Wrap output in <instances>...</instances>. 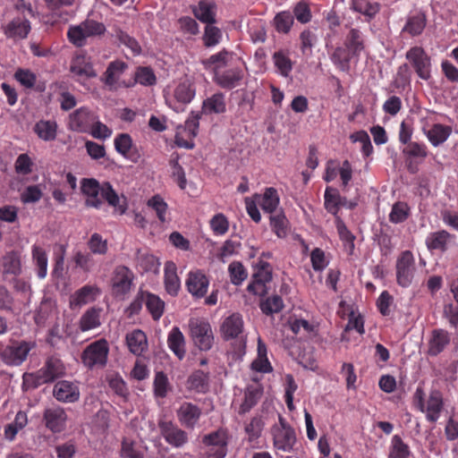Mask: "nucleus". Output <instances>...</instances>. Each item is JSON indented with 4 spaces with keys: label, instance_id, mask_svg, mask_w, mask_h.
<instances>
[{
    "label": "nucleus",
    "instance_id": "1",
    "mask_svg": "<svg viewBox=\"0 0 458 458\" xmlns=\"http://www.w3.org/2000/svg\"><path fill=\"white\" fill-rule=\"evenodd\" d=\"M81 190L86 196L85 203L88 207L100 208L104 199L120 215L124 214L127 209L125 198L119 196L109 182L100 185L96 179L84 178L81 182Z\"/></svg>",
    "mask_w": 458,
    "mask_h": 458
},
{
    "label": "nucleus",
    "instance_id": "2",
    "mask_svg": "<svg viewBox=\"0 0 458 458\" xmlns=\"http://www.w3.org/2000/svg\"><path fill=\"white\" fill-rule=\"evenodd\" d=\"M196 95V89L189 78L176 82L166 93V104L176 113L184 111L185 106L190 104Z\"/></svg>",
    "mask_w": 458,
    "mask_h": 458
},
{
    "label": "nucleus",
    "instance_id": "3",
    "mask_svg": "<svg viewBox=\"0 0 458 458\" xmlns=\"http://www.w3.org/2000/svg\"><path fill=\"white\" fill-rule=\"evenodd\" d=\"M105 32L104 23L94 20H86L80 24L70 26L67 37L72 44L80 47L85 46L89 38L99 37Z\"/></svg>",
    "mask_w": 458,
    "mask_h": 458
},
{
    "label": "nucleus",
    "instance_id": "4",
    "mask_svg": "<svg viewBox=\"0 0 458 458\" xmlns=\"http://www.w3.org/2000/svg\"><path fill=\"white\" fill-rule=\"evenodd\" d=\"M34 347L32 341H13L7 345H0V358L6 365L20 366Z\"/></svg>",
    "mask_w": 458,
    "mask_h": 458
},
{
    "label": "nucleus",
    "instance_id": "5",
    "mask_svg": "<svg viewBox=\"0 0 458 458\" xmlns=\"http://www.w3.org/2000/svg\"><path fill=\"white\" fill-rule=\"evenodd\" d=\"M190 336L196 347L200 351H208L212 348L214 335L210 324L200 318H191L189 321Z\"/></svg>",
    "mask_w": 458,
    "mask_h": 458
},
{
    "label": "nucleus",
    "instance_id": "6",
    "mask_svg": "<svg viewBox=\"0 0 458 458\" xmlns=\"http://www.w3.org/2000/svg\"><path fill=\"white\" fill-rule=\"evenodd\" d=\"M205 447L204 458H225L227 454L228 434L225 429L220 428L202 438Z\"/></svg>",
    "mask_w": 458,
    "mask_h": 458
},
{
    "label": "nucleus",
    "instance_id": "7",
    "mask_svg": "<svg viewBox=\"0 0 458 458\" xmlns=\"http://www.w3.org/2000/svg\"><path fill=\"white\" fill-rule=\"evenodd\" d=\"M274 447L282 452H291L296 443L294 429L286 422L283 417L271 428Z\"/></svg>",
    "mask_w": 458,
    "mask_h": 458
},
{
    "label": "nucleus",
    "instance_id": "8",
    "mask_svg": "<svg viewBox=\"0 0 458 458\" xmlns=\"http://www.w3.org/2000/svg\"><path fill=\"white\" fill-rule=\"evenodd\" d=\"M134 273L125 266L114 267L111 277V289L114 297L124 299L134 286Z\"/></svg>",
    "mask_w": 458,
    "mask_h": 458
},
{
    "label": "nucleus",
    "instance_id": "9",
    "mask_svg": "<svg viewBox=\"0 0 458 458\" xmlns=\"http://www.w3.org/2000/svg\"><path fill=\"white\" fill-rule=\"evenodd\" d=\"M109 347L106 340L100 339L90 344L83 351L81 360L88 368L103 367L107 360Z\"/></svg>",
    "mask_w": 458,
    "mask_h": 458
},
{
    "label": "nucleus",
    "instance_id": "10",
    "mask_svg": "<svg viewBox=\"0 0 458 458\" xmlns=\"http://www.w3.org/2000/svg\"><path fill=\"white\" fill-rule=\"evenodd\" d=\"M396 281L402 287H409L414 278L416 267L413 254L410 250L403 251L396 260Z\"/></svg>",
    "mask_w": 458,
    "mask_h": 458
},
{
    "label": "nucleus",
    "instance_id": "11",
    "mask_svg": "<svg viewBox=\"0 0 458 458\" xmlns=\"http://www.w3.org/2000/svg\"><path fill=\"white\" fill-rule=\"evenodd\" d=\"M200 114L199 113H191L186 120L184 126L178 127L175 134V142L179 147L185 148H192L194 143L193 138L198 134Z\"/></svg>",
    "mask_w": 458,
    "mask_h": 458
},
{
    "label": "nucleus",
    "instance_id": "12",
    "mask_svg": "<svg viewBox=\"0 0 458 458\" xmlns=\"http://www.w3.org/2000/svg\"><path fill=\"white\" fill-rule=\"evenodd\" d=\"M64 368L62 361L58 359L51 358L47 360L45 366L37 372V375L24 374L23 385L29 384L34 377L37 378L38 384L47 383L55 380L64 373Z\"/></svg>",
    "mask_w": 458,
    "mask_h": 458
},
{
    "label": "nucleus",
    "instance_id": "13",
    "mask_svg": "<svg viewBox=\"0 0 458 458\" xmlns=\"http://www.w3.org/2000/svg\"><path fill=\"white\" fill-rule=\"evenodd\" d=\"M406 59L411 64L418 76L422 80L430 77L431 62L429 56L420 47H413L406 52Z\"/></svg>",
    "mask_w": 458,
    "mask_h": 458
},
{
    "label": "nucleus",
    "instance_id": "14",
    "mask_svg": "<svg viewBox=\"0 0 458 458\" xmlns=\"http://www.w3.org/2000/svg\"><path fill=\"white\" fill-rule=\"evenodd\" d=\"M97 114L87 107H80L70 114L68 128L77 132H88Z\"/></svg>",
    "mask_w": 458,
    "mask_h": 458
},
{
    "label": "nucleus",
    "instance_id": "15",
    "mask_svg": "<svg viewBox=\"0 0 458 458\" xmlns=\"http://www.w3.org/2000/svg\"><path fill=\"white\" fill-rule=\"evenodd\" d=\"M158 426L162 437L173 447L180 448L187 444L189 440L188 434L172 421L161 420Z\"/></svg>",
    "mask_w": 458,
    "mask_h": 458
},
{
    "label": "nucleus",
    "instance_id": "16",
    "mask_svg": "<svg viewBox=\"0 0 458 458\" xmlns=\"http://www.w3.org/2000/svg\"><path fill=\"white\" fill-rule=\"evenodd\" d=\"M201 414V409L189 402H183L176 411V416L181 425L191 429L198 425Z\"/></svg>",
    "mask_w": 458,
    "mask_h": 458
},
{
    "label": "nucleus",
    "instance_id": "17",
    "mask_svg": "<svg viewBox=\"0 0 458 458\" xmlns=\"http://www.w3.org/2000/svg\"><path fill=\"white\" fill-rule=\"evenodd\" d=\"M244 329L242 316L239 313H233L226 317L220 327L221 335L225 340L238 338Z\"/></svg>",
    "mask_w": 458,
    "mask_h": 458
},
{
    "label": "nucleus",
    "instance_id": "18",
    "mask_svg": "<svg viewBox=\"0 0 458 458\" xmlns=\"http://www.w3.org/2000/svg\"><path fill=\"white\" fill-rule=\"evenodd\" d=\"M53 394L58 401L64 403H74L80 398L79 386L68 380L57 382L54 386Z\"/></svg>",
    "mask_w": 458,
    "mask_h": 458
},
{
    "label": "nucleus",
    "instance_id": "19",
    "mask_svg": "<svg viewBox=\"0 0 458 458\" xmlns=\"http://www.w3.org/2000/svg\"><path fill=\"white\" fill-rule=\"evenodd\" d=\"M242 79L243 72L240 68L216 71L214 76L215 82L225 89H232L238 87Z\"/></svg>",
    "mask_w": 458,
    "mask_h": 458
},
{
    "label": "nucleus",
    "instance_id": "20",
    "mask_svg": "<svg viewBox=\"0 0 458 458\" xmlns=\"http://www.w3.org/2000/svg\"><path fill=\"white\" fill-rule=\"evenodd\" d=\"M208 285L209 280L202 272L194 271L189 273L186 286L192 296L196 298L203 297L208 292Z\"/></svg>",
    "mask_w": 458,
    "mask_h": 458
},
{
    "label": "nucleus",
    "instance_id": "21",
    "mask_svg": "<svg viewBox=\"0 0 458 458\" xmlns=\"http://www.w3.org/2000/svg\"><path fill=\"white\" fill-rule=\"evenodd\" d=\"M99 293L100 291L98 287L89 284L84 285L70 296V307L71 309L81 308L83 305L94 301Z\"/></svg>",
    "mask_w": 458,
    "mask_h": 458
},
{
    "label": "nucleus",
    "instance_id": "22",
    "mask_svg": "<svg viewBox=\"0 0 458 458\" xmlns=\"http://www.w3.org/2000/svg\"><path fill=\"white\" fill-rule=\"evenodd\" d=\"M31 262L38 278L45 279L48 269V255L41 245L35 243L31 246Z\"/></svg>",
    "mask_w": 458,
    "mask_h": 458
},
{
    "label": "nucleus",
    "instance_id": "23",
    "mask_svg": "<svg viewBox=\"0 0 458 458\" xmlns=\"http://www.w3.org/2000/svg\"><path fill=\"white\" fill-rule=\"evenodd\" d=\"M44 420L47 428L54 433H58L65 428L67 416L63 408H49L44 412Z\"/></svg>",
    "mask_w": 458,
    "mask_h": 458
},
{
    "label": "nucleus",
    "instance_id": "24",
    "mask_svg": "<svg viewBox=\"0 0 458 458\" xmlns=\"http://www.w3.org/2000/svg\"><path fill=\"white\" fill-rule=\"evenodd\" d=\"M70 71L81 79L94 78L97 76L89 57L84 55H78L72 60Z\"/></svg>",
    "mask_w": 458,
    "mask_h": 458
},
{
    "label": "nucleus",
    "instance_id": "25",
    "mask_svg": "<svg viewBox=\"0 0 458 458\" xmlns=\"http://www.w3.org/2000/svg\"><path fill=\"white\" fill-rule=\"evenodd\" d=\"M125 340L129 351L136 356L141 355L148 350L147 335L140 329H134L127 333Z\"/></svg>",
    "mask_w": 458,
    "mask_h": 458
},
{
    "label": "nucleus",
    "instance_id": "26",
    "mask_svg": "<svg viewBox=\"0 0 458 458\" xmlns=\"http://www.w3.org/2000/svg\"><path fill=\"white\" fill-rule=\"evenodd\" d=\"M164 284L165 291L172 296L177 295L181 281L177 275V267L173 261H167L164 267Z\"/></svg>",
    "mask_w": 458,
    "mask_h": 458
},
{
    "label": "nucleus",
    "instance_id": "27",
    "mask_svg": "<svg viewBox=\"0 0 458 458\" xmlns=\"http://www.w3.org/2000/svg\"><path fill=\"white\" fill-rule=\"evenodd\" d=\"M192 12L194 16L203 23L214 24L216 22V5L211 0H201Z\"/></svg>",
    "mask_w": 458,
    "mask_h": 458
},
{
    "label": "nucleus",
    "instance_id": "28",
    "mask_svg": "<svg viewBox=\"0 0 458 458\" xmlns=\"http://www.w3.org/2000/svg\"><path fill=\"white\" fill-rule=\"evenodd\" d=\"M226 111L225 95L222 92H216L207 98L201 107L204 114H221Z\"/></svg>",
    "mask_w": 458,
    "mask_h": 458
},
{
    "label": "nucleus",
    "instance_id": "29",
    "mask_svg": "<svg viewBox=\"0 0 458 458\" xmlns=\"http://www.w3.org/2000/svg\"><path fill=\"white\" fill-rule=\"evenodd\" d=\"M443 409L442 394L437 390H432L425 404L426 418L430 422H436Z\"/></svg>",
    "mask_w": 458,
    "mask_h": 458
},
{
    "label": "nucleus",
    "instance_id": "30",
    "mask_svg": "<svg viewBox=\"0 0 458 458\" xmlns=\"http://www.w3.org/2000/svg\"><path fill=\"white\" fill-rule=\"evenodd\" d=\"M30 30V23L27 19L17 17L4 27V32L8 38H24Z\"/></svg>",
    "mask_w": 458,
    "mask_h": 458
},
{
    "label": "nucleus",
    "instance_id": "31",
    "mask_svg": "<svg viewBox=\"0 0 458 458\" xmlns=\"http://www.w3.org/2000/svg\"><path fill=\"white\" fill-rule=\"evenodd\" d=\"M58 310L56 303L51 299H44L37 311L35 320L37 324L43 325L47 322H53L57 318Z\"/></svg>",
    "mask_w": 458,
    "mask_h": 458
},
{
    "label": "nucleus",
    "instance_id": "32",
    "mask_svg": "<svg viewBox=\"0 0 458 458\" xmlns=\"http://www.w3.org/2000/svg\"><path fill=\"white\" fill-rule=\"evenodd\" d=\"M167 344L179 360H182L185 357V337L179 327H174L171 329L167 336Z\"/></svg>",
    "mask_w": 458,
    "mask_h": 458
},
{
    "label": "nucleus",
    "instance_id": "33",
    "mask_svg": "<svg viewBox=\"0 0 458 458\" xmlns=\"http://www.w3.org/2000/svg\"><path fill=\"white\" fill-rule=\"evenodd\" d=\"M251 369L260 373H269L273 370L267 358V348L263 340L258 338L257 357L251 363Z\"/></svg>",
    "mask_w": 458,
    "mask_h": 458
},
{
    "label": "nucleus",
    "instance_id": "34",
    "mask_svg": "<svg viewBox=\"0 0 458 458\" xmlns=\"http://www.w3.org/2000/svg\"><path fill=\"white\" fill-rule=\"evenodd\" d=\"M422 131L428 138V141L437 147L443 144L451 134V128L439 123L434 124L430 128L423 127Z\"/></svg>",
    "mask_w": 458,
    "mask_h": 458
},
{
    "label": "nucleus",
    "instance_id": "35",
    "mask_svg": "<svg viewBox=\"0 0 458 458\" xmlns=\"http://www.w3.org/2000/svg\"><path fill=\"white\" fill-rule=\"evenodd\" d=\"M127 64L122 61H114L109 64L104 77V83L110 89H115L120 76L124 72Z\"/></svg>",
    "mask_w": 458,
    "mask_h": 458
},
{
    "label": "nucleus",
    "instance_id": "36",
    "mask_svg": "<svg viewBox=\"0 0 458 458\" xmlns=\"http://www.w3.org/2000/svg\"><path fill=\"white\" fill-rule=\"evenodd\" d=\"M101 310L98 308H90L87 310L80 318L79 328L82 332L93 330L100 327Z\"/></svg>",
    "mask_w": 458,
    "mask_h": 458
},
{
    "label": "nucleus",
    "instance_id": "37",
    "mask_svg": "<svg viewBox=\"0 0 458 458\" xmlns=\"http://www.w3.org/2000/svg\"><path fill=\"white\" fill-rule=\"evenodd\" d=\"M114 148L116 151L121 154L125 158L132 161L137 162L139 156L137 153H133L131 151L132 148V140L129 134L122 133L119 134L114 139Z\"/></svg>",
    "mask_w": 458,
    "mask_h": 458
},
{
    "label": "nucleus",
    "instance_id": "38",
    "mask_svg": "<svg viewBox=\"0 0 458 458\" xmlns=\"http://www.w3.org/2000/svg\"><path fill=\"white\" fill-rule=\"evenodd\" d=\"M254 198L267 213L274 212L279 204V196L274 188H267L263 194H256Z\"/></svg>",
    "mask_w": 458,
    "mask_h": 458
},
{
    "label": "nucleus",
    "instance_id": "39",
    "mask_svg": "<svg viewBox=\"0 0 458 458\" xmlns=\"http://www.w3.org/2000/svg\"><path fill=\"white\" fill-rule=\"evenodd\" d=\"M13 286L15 292V299L20 301V310H21L30 301L32 294L30 284L24 279L15 278Z\"/></svg>",
    "mask_w": 458,
    "mask_h": 458
},
{
    "label": "nucleus",
    "instance_id": "40",
    "mask_svg": "<svg viewBox=\"0 0 458 458\" xmlns=\"http://www.w3.org/2000/svg\"><path fill=\"white\" fill-rule=\"evenodd\" d=\"M450 336L444 329H435L429 341L428 353L436 356L449 344Z\"/></svg>",
    "mask_w": 458,
    "mask_h": 458
},
{
    "label": "nucleus",
    "instance_id": "41",
    "mask_svg": "<svg viewBox=\"0 0 458 458\" xmlns=\"http://www.w3.org/2000/svg\"><path fill=\"white\" fill-rule=\"evenodd\" d=\"M427 19L423 13H416L407 18L403 31L411 36H417L422 33L426 27Z\"/></svg>",
    "mask_w": 458,
    "mask_h": 458
},
{
    "label": "nucleus",
    "instance_id": "42",
    "mask_svg": "<svg viewBox=\"0 0 458 458\" xmlns=\"http://www.w3.org/2000/svg\"><path fill=\"white\" fill-rule=\"evenodd\" d=\"M271 280V272L267 264L262 265L261 268L254 274V281L248 286L249 292L255 294L263 291L265 284Z\"/></svg>",
    "mask_w": 458,
    "mask_h": 458
},
{
    "label": "nucleus",
    "instance_id": "43",
    "mask_svg": "<svg viewBox=\"0 0 458 458\" xmlns=\"http://www.w3.org/2000/svg\"><path fill=\"white\" fill-rule=\"evenodd\" d=\"M57 124L55 121L41 120L34 127L35 133L45 141L54 140L56 137Z\"/></svg>",
    "mask_w": 458,
    "mask_h": 458
},
{
    "label": "nucleus",
    "instance_id": "44",
    "mask_svg": "<svg viewBox=\"0 0 458 458\" xmlns=\"http://www.w3.org/2000/svg\"><path fill=\"white\" fill-rule=\"evenodd\" d=\"M345 47L352 54V55L359 56L364 49V40L362 33L356 30L352 29L345 39Z\"/></svg>",
    "mask_w": 458,
    "mask_h": 458
},
{
    "label": "nucleus",
    "instance_id": "45",
    "mask_svg": "<svg viewBox=\"0 0 458 458\" xmlns=\"http://www.w3.org/2000/svg\"><path fill=\"white\" fill-rule=\"evenodd\" d=\"M145 304L154 320H158L165 310V302L156 294L144 292Z\"/></svg>",
    "mask_w": 458,
    "mask_h": 458
},
{
    "label": "nucleus",
    "instance_id": "46",
    "mask_svg": "<svg viewBox=\"0 0 458 458\" xmlns=\"http://www.w3.org/2000/svg\"><path fill=\"white\" fill-rule=\"evenodd\" d=\"M353 57L355 56L346 47H338L335 49L330 58L338 69L343 72H348L350 61Z\"/></svg>",
    "mask_w": 458,
    "mask_h": 458
},
{
    "label": "nucleus",
    "instance_id": "47",
    "mask_svg": "<svg viewBox=\"0 0 458 458\" xmlns=\"http://www.w3.org/2000/svg\"><path fill=\"white\" fill-rule=\"evenodd\" d=\"M277 73L287 78L293 70V62L290 57L283 51L275 52L272 56Z\"/></svg>",
    "mask_w": 458,
    "mask_h": 458
},
{
    "label": "nucleus",
    "instance_id": "48",
    "mask_svg": "<svg viewBox=\"0 0 458 458\" xmlns=\"http://www.w3.org/2000/svg\"><path fill=\"white\" fill-rule=\"evenodd\" d=\"M3 273L4 275L19 276L21 273L20 256L15 252L7 253L3 258Z\"/></svg>",
    "mask_w": 458,
    "mask_h": 458
},
{
    "label": "nucleus",
    "instance_id": "49",
    "mask_svg": "<svg viewBox=\"0 0 458 458\" xmlns=\"http://www.w3.org/2000/svg\"><path fill=\"white\" fill-rule=\"evenodd\" d=\"M0 310L7 311H21L20 301L4 285H0Z\"/></svg>",
    "mask_w": 458,
    "mask_h": 458
},
{
    "label": "nucleus",
    "instance_id": "50",
    "mask_svg": "<svg viewBox=\"0 0 458 458\" xmlns=\"http://www.w3.org/2000/svg\"><path fill=\"white\" fill-rule=\"evenodd\" d=\"M402 153L407 159L417 158L423 160L428 156L427 146L424 143L412 141L402 148Z\"/></svg>",
    "mask_w": 458,
    "mask_h": 458
},
{
    "label": "nucleus",
    "instance_id": "51",
    "mask_svg": "<svg viewBox=\"0 0 458 458\" xmlns=\"http://www.w3.org/2000/svg\"><path fill=\"white\" fill-rule=\"evenodd\" d=\"M208 373L197 370L189 377L188 386L199 393H204L208 389Z\"/></svg>",
    "mask_w": 458,
    "mask_h": 458
},
{
    "label": "nucleus",
    "instance_id": "52",
    "mask_svg": "<svg viewBox=\"0 0 458 458\" xmlns=\"http://www.w3.org/2000/svg\"><path fill=\"white\" fill-rule=\"evenodd\" d=\"M232 55L226 50L220 51L215 55H212L209 58L203 61V64L208 69H213L214 72L220 71L221 68L225 66Z\"/></svg>",
    "mask_w": 458,
    "mask_h": 458
},
{
    "label": "nucleus",
    "instance_id": "53",
    "mask_svg": "<svg viewBox=\"0 0 458 458\" xmlns=\"http://www.w3.org/2000/svg\"><path fill=\"white\" fill-rule=\"evenodd\" d=\"M325 208L332 215H336L341 206V196L338 191L332 187H327L324 194Z\"/></svg>",
    "mask_w": 458,
    "mask_h": 458
},
{
    "label": "nucleus",
    "instance_id": "54",
    "mask_svg": "<svg viewBox=\"0 0 458 458\" xmlns=\"http://www.w3.org/2000/svg\"><path fill=\"white\" fill-rule=\"evenodd\" d=\"M122 458H144V450L140 444L124 439L120 451Z\"/></svg>",
    "mask_w": 458,
    "mask_h": 458
},
{
    "label": "nucleus",
    "instance_id": "55",
    "mask_svg": "<svg viewBox=\"0 0 458 458\" xmlns=\"http://www.w3.org/2000/svg\"><path fill=\"white\" fill-rule=\"evenodd\" d=\"M449 240V233L445 231H438L430 233L426 239V244L429 250H444Z\"/></svg>",
    "mask_w": 458,
    "mask_h": 458
},
{
    "label": "nucleus",
    "instance_id": "56",
    "mask_svg": "<svg viewBox=\"0 0 458 458\" xmlns=\"http://www.w3.org/2000/svg\"><path fill=\"white\" fill-rule=\"evenodd\" d=\"M147 205L148 208L155 211L158 220L161 223L167 221L166 215L168 211V205L161 196H153L148 200Z\"/></svg>",
    "mask_w": 458,
    "mask_h": 458
},
{
    "label": "nucleus",
    "instance_id": "57",
    "mask_svg": "<svg viewBox=\"0 0 458 458\" xmlns=\"http://www.w3.org/2000/svg\"><path fill=\"white\" fill-rule=\"evenodd\" d=\"M352 8L369 19L374 17L379 11V6L377 3L368 0H352Z\"/></svg>",
    "mask_w": 458,
    "mask_h": 458
},
{
    "label": "nucleus",
    "instance_id": "58",
    "mask_svg": "<svg viewBox=\"0 0 458 458\" xmlns=\"http://www.w3.org/2000/svg\"><path fill=\"white\" fill-rule=\"evenodd\" d=\"M410 454L409 446L398 435H394L391 440L390 458H409Z\"/></svg>",
    "mask_w": 458,
    "mask_h": 458
},
{
    "label": "nucleus",
    "instance_id": "59",
    "mask_svg": "<svg viewBox=\"0 0 458 458\" xmlns=\"http://www.w3.org/2000/svg\"><path fill=\"white\" fill-rule=\"evenodd\" d=\"M261 397V392L258 388L250 387L247 388L245 394H244V400L240 406L239 412L240 413H246L250 411L252 407H254L259 400Z\"/></svg>",
    "mask_w": 458,
    "mask_h": 458
},
{
    "label": "nucleus",
    "instance_id": "60",
    "mask_svg": "<svg viewBox=\"0 0 458 458\" xmlns=\"http://www.w3.org/2000/svg\"><path fill=\"white\" fill-rule=\"evenodd\" d=\"M336 229H337L339 237H340L341 241L344 243V246L345 250L349 253H352L353 249H354V239H355V237L347 229V227L344 225V223L341 219H339L338 217L336 218Z\"/></svg>",
    "mask_w": 458,
    "mask_h": 458
},
{
    "label": "nucleus",
    "instance_id": "61",
    "mask_svg": "<svg viewBox=\"0 0 458 458\" xmlns=\"http://www.w3.org/2000/svg\"><path fill=\"white\" fill-rule=\"evenodd\" d=\"M153 386L155 396L157 398H165L170 390V384L166 375L163 372H157Z\"/></svg>",
    "mask_w": 458,
    "mask_h": 458
},
{
    "label": "nucleus",
    "instance_id": "62",
    "mask_svg": "<svg viewBox=\"0 0 458 458\" xmlns=\"http://www.w3.org/2000/svg\"><path fill=\"white\" fill-rule=\"evenodd\" d=\"M228 273L231 283L234 285L242 284L248 276L245 267L239 261H233L229 265Z\"/></svg>",
    "mask_w": 458,
    "mask_h": 458
},
{
    "label": "nucleus",
    "instance_id": "63",
    "mask_svg": "<svg viewBox=\"0 0 458 458\" xmlns=\"http://www.w3.org/2000/svg\"><path fill=\"white\" fill-rule=\"evenodd\" d=\"M276 30L280 33H288L293 24V17L288 11L277 13L274 19Z\"/></svg>",
    "mask_w": 458,
    "mask_h": 458
},
{
    "label": "nucleus",
    "instance_id": "64",
    "mask_svg": "<svg viewBox=\"0 0 458 458\" xmlns=\"http://www.w3.org/2000/svg\"><path fill=\"white\" fill-rule=\"evenodd\" d=\"M410 208L404 202H396L393 205L389 214V220L394 224H399L407 219Z\"/></svg>",
    "mask_w": 458,
    "mask_h": 458
}]
</instances>
